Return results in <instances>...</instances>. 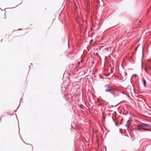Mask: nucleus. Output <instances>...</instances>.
Returning <instances> with one entry per match:
<instances>
[{"mask_svg":"<svg viewBox=\"0 0 151 151\" xmlns=\"http://www.w3.org/2000/svg\"><path fill=\"white\" fill-rule=\"evenodd\" d=\"M144 127H151V125L149 124L142 123L141 124L137 125V128L139 131H140V129L144 128Z\"/></svg>","mask_w":151,"mask_h":151,"instance_id":"nucleus-1","label":"nucleus"},{"mask_svg":"<svg viewBox=\"0 0 151 151\" xmlns=\"http://www.w3.org/2000/svg\"><path fill=\"white\" fill-rule=\"evenodd\" d=\"M115 89L111 86H108L105 90L106 92H109L111 94H113V91H114Z\"/></svg>","mask_w":151,"mask_h":151,"instance_id":"nucleus-2","label":"nucleus"},{"mask_svg":"<svg viewBox=\"0 0 151 151\" xmlns=\"http://www.w3.org/2000/svg\"><path fill=\"white\" fill-rule=\"evenodd\" d=\"M130 119H129L127 122L126 125H125V126L127 128H129V125L130 124Z\"/></svg>","mask_w":151,"mask_h":151,"instance_id":"nucleus-3","label":"nucleus"},{"mask_svg":"<svg viewBox=\"0 0 151 151\" xmlns=\"http://www.w3.org/2000/svg\"><path fill=\"white\" fill-rule=\"evenodd\" d=\"M124 80L126 79L127 78L126 76L127 75V72L126 71H124Z\"/></svg>","mask_w":151,"mask_h":151,"instance_id":"nucleus-4","label":"nucleus"},{"mask_svg":"<svg viewBox=\"0 0 151 151\" xmlns=\"http://www.w3.org/2000/svg\"><path fill=\"white\" fill-rule=\"evenodd\" d=\"M143 83L144 86L145 88H146V81L145 80V79L144 78H143Z\"/></svg>","mask_w":151,"mask_h":151,"instance_id":"nucleus-5","label":"nucleus"},{"mask_svg":"<svg viewBox=\"0 0 151 151\" xmlns=\"http://www.w3.org/2000/svg\"><path fill=\"white\" fill-rule=\"evenodd\" d=\"M140 129L145 130L146 131H149V129H146V128H142V129Z\"/></svg>","mask_w":151,"mask_h":151,"instance_id":"nucleus-6","label":"nucleus"},{"mask_svg":"<svg viewBox=\"0 0 151 151\" xmlns=\"http://www.w3.org/2000/svg\"><path fill=\"white\" fill-rule=\"evenodd\" d=\"M143 69L145 70V71L147 73V70L146 68H145V67L143 68Z\"/></svg>","mask_w":151,"mask_h":151,"instance_id":"nucleus-7","label":"nucleus"},{"mask_svg":"<svg viewBox=\"0 0 151 151\" xmlns=\"http://www.w3.org/2000/svg\"><path fill=\"white\" fill-rule=\"evenodd\" d=\"M143 50H144V49L143 48V47H142V53L143 54ZM143 54H142V56H143Z\"/></svg>","mask_w":151,"mask_h":151,"instance_id":"nucleus-8","label":"nucleus"},{"mask_svg":"<svg viewBox=\"0 0 151 151\" xmlns=\"http://www.w3.org/2000/svg\"><path fill=\"white\" fill-rule=\"evenodd\" d=\"M96 55H97V56H99V53H96Z\"/></svg>","mask_w":151,"mask_h":151,"instance_id":"nucleus-9","label":"nucleus"},{"mask_svg":"<svg viewBox=\"0 0 151 151\" xmlns=\"http://www.w3.org/2000/svg\"><path fill=\"white\" fill-rule=\"evenodd\" d=\"M113 92L114 91H113V94H113V96H115V95L113 93Z\"/></svg>","mask_w":151,"mask_h":151,"instance_id":"nucleus-10","label":"nucleus"},{"mask_svg":"<svg viewBox=\"0 0 151 151\" xmlns=\"http://www.w3.org/2000/svg\"><path fill=\"white\" fill-rule=\"evenodd\" d=\"M69 41H68V43H69ZM68 46H69V44L68 43Z\"/></svg>","mask_w":151,"mask_h":151,"instance_id":"nucleus-11","label":"nucleus"},{"mask_svg":"<svg viewBox=\"0 0 151 151\" xmlns=\"http://www.w3.org/2000/svg\"><path fill=\"white\" fill-rule=\"evenodd\" d=\"M105 148H106V147H105Z\"/></svg>","mask_w":151,"mask_h":151,"instance_id":"nucleus-12","label":"nucleus"}]
</instances>
